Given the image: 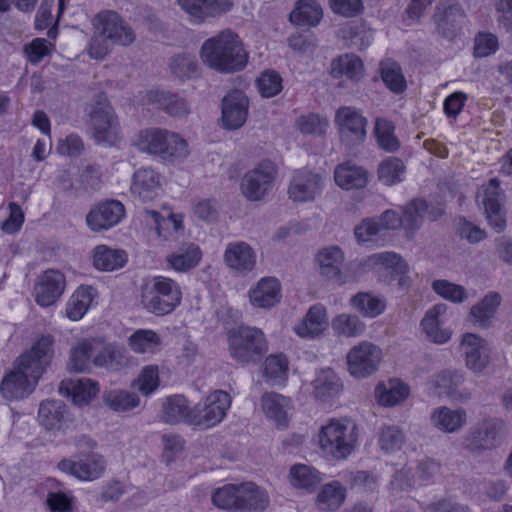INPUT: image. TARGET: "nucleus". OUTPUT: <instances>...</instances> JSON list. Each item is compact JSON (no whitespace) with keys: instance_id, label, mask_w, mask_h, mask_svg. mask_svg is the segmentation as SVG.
I'll return each mask as SVG.
<instances>
[{"instance_id":"cd10ccee","label":"nucleus","mask_w":512,"mask_h":512,"mask_svg":"<svg viewBox=\"0 0 512 512\" xmlns=\"http://www.w3.org/2000/svg\"><path fill=\"white\" fill-rule=\"evenodd\" d=\"M98 298V291L91 285H80L68 298L64 315L73 322L82 320Z\"/></svg>"},{"instance_id":"2eb2a0df","label":"nucleus","mask_w":512,"mask_h":512,"mask_svg":"<svg viewBox=\"0 0 512 512\" xmlns=\"http://www.w3.org/2000/svg\"><path fill=\"white\" fill-rule=\"evenodd\" d=\"M67 281L63 272L47 269L35 279L32 295L41 307H50L57 303L66 291Z\"/></svg>"},{"instance_id":"5fc2aeb1","label":"nucleus","mask_w":512,"mask_h":512,"mask_svg":"<svg viewBox=\"0 0 512 512\" xmlns=\"http://www.w3.org/2000/svg\"><path fill=\"white\" fill-rule=\"evenodd\" d=\"M333 331L344 337H358L366 329L364 322L354 314L341 313L332 319Z\"/></svg>"},{"instance_id":"a211bd4d","label":"nucleus","mask_w":512,"mask_h":512,"mask_svg":"<svg viewBox=\"0 0 512 512\" xmlns=\"http://www.w3.org/2000/svg\"><path fill=\"white\" fill-rule=\"evenodd\" d=\"M247 298L253 308L271 309L281 302L282 285L276 277H262L249 288Z\"/></svg>"},{"instance_id":"39448f33","label":"nucleus","mask_w":512,"mask_h":512,"mask_svg":"<svg viewBox=\"0 0 512 512\" xmlns=\"http://www.w3.org/2000/svg\"><path fill=\"white\" fill-rule=\"evenodd\" d=\"M92 24L94 36L88 50L92 58L101 59L108 53V41L121 45H128L134 41V33L115 12L103 11L97 14Z\"/></svg>"},{"instance_id":"393cba45","label":"nucleus","mask_w":512,"mask_h":512,"mask_svg":"<svg viewBox=\"0 0 512 512\" xmlns=\"http://www.w3.org/2000/svg\"><path fill=\"white\" fill-rule=\"evenodd\" d=\"M410 395V386L400 378L379 381L374 388V399L379 406L390 408L404 403Z\"/></svg>"},{"instance_id":"09e8293b","label":"nucleus","mask_w":512,"mask_h":512,"mask_svg":"<svg viewBox=\"0 0 512 512\" xmlns=\"http://www.w3.org/2000/svg\"><path fill=\"white\" fill-rule=\"evenodd\" d=\"M162 418L167 423L185 421L189 423L192 409H189L188 402L181 395L170 396L161 401Z\"/></svg>"},{"instance_id":"423d86ee","label":"nucleus","mask_w":512,"mask_h":512,"mask_svg":"<svg viewBox=\"0 0 512 512\" xmlns=\"http://www.w3.org/2000/svg\"><path fill=\"white\" fill-rule=\"evenodd\" d=\"M182 300L179 284L166 276H153L145 280L141 287V303L155 315L163 316L173 312Z\"/></svg>"},{"instance_id":"f3484780","label":"nucleus","mask_w":512,"mask_h":512,"mask_svg":"<svg viewBox=\"0 0 512 512\" xmlns=\"http://www.w3.org/2000/svg\"><path fill=\"white\" fill-rule=\"evenodd\" d=\"M448 307L436 304L428 309L420 322L425 337L435 344H445L453 336V329L448 325Z\"/></svg>"},{"instance_id":"4468645a","label":"nucleus","mask_w":512,"mask_h":512,"mask_svg":"<svg viewBox=\"0 0 512 512\" xmlns=\"http://www.w3.org/2000/svg\"><path fill=\"white\" fill-rule=\"evenodd\" d=\"M324 188V178L307 169L294 170L291 174L287 195L293 203L313 202Z\"/></svg>"},{"instance_id":"72a5a7b5","label":"nucleus","mask_w":512,"mask_h":512,"mask_svg":"<svg viewBox=\"0 0 512 512\" xmlns=\"http://www.w3.org/2000/svg\"><path fill=\"white\" fill-rule=\"evenodd\" d=\"M163 178L152 169L142 168L134 173L131 191L144 201L153 200L162 192Z\"/></svg>"},{"instance_id":"0e129e2a","label":"nucleus","mask_w":512,"mask_h":512,"mask_svg":"<svg viewBox=\"0 0 512 512\" xmlns=\"http://www.w3.org/2000/svg\"><path fill=\"white\" fill-rule=\"evenodd\" d=\"M378 443L382 451L393 453L402 447L403 434L397 427L385 426L380 430Z\"/></svg>"},{"instance_id":"e433bc0d","label":"nucleus","mask_w":512,"mask_h":512,"mask_svg":"<svg viewBox=\"0 0 512 512\" xmlns=\"http://www.w3.org/2000/svg\"><path fill=\"white\" fill-rule=\"evenodd\" d=\"M288 373L289 362L283 353L268 355L260 367L263 380L270 385H283L288 378Z\"/></svg>"},{"instance_id":"f704fd0d","label":"nucleus","mask_w":512,"mask_h":512,"mask_svg":"<svg viewBox=\"0 0 512 512\" xmlns=\"http://www.w3.org/2000/svg\"><path fill=\"white\" fill-rule=\"evenodd\" d=\"M334 180L343 190L362 189L368 184V173L361 166L344 162L335 167Z\"/></svg>"},{"instance_id":"bf43d9fd","label":"nucleus","mask_w":512,"mask_h":512,"mask_svg":"<svg viewBox=\"0 0 512 512\" xmlns=\"http://www.w3.org/2000/svg\"><path fill=\"white\" fill-rule=\"evenodd\" d=\"M240 484L224 485L218 488L212 496L213 503L220 509L225 510H240Z\"/></svg>"},{"instance_id":"0eeeda50","label":"nucleus","mask_w":512,"mask_h":512,"mask_svg":"<svg viewBox=\"0 0 512 512\" xmlns=\"http://www.w3.org/2000/svg\"><path fill=\"white\" fill-rule=\"evenodd\" d=\"M230 356L240 364L254 363L269 349L264 331L255 326L241 325L227 332Z\"/></svg>"},{"instance_id":"6ab92c4d","label":"nucleus","mask_w":512,"mask_h":512,"mask_svg":"<svg viewBox=\"0 0 512 512\" xmlns=\"http://www.w3.org/2000/svg\"><path fill=\"white\" fill-rule=\"evenodd\" d=\"M329 327L327 309L322 304L312 305L305 315L294 325V333L307 340L322 337Z\"/></svg>"},{"instance_id":"052dcab7","label":"nucleus","mask_w":512,"mask_h":512,"mask_svg":"<svg viewBox=\"0 0 512 512\" xmlns=\"http://www.w3.org/2000/svg\"><path fill=\"white\" fill-rule=\"evenodd\" d=\"M296 129L304 135L320 136L327 132L329 121L318 114L301 115L296 119Z\"/></svg>"},{"instance_id":"f03ea898","label":"nucleus","mask_w":512,"mask_h":512,"mask_svg":"<svg viewBox=\"0 0 512 512\" xmlns=\"http://www.w3.org/2000/svg\"><path fill=\"white\" fill-rule=\"evenodd\" d=\"M126 362L124 349L105 345L97 337H80L70 345L66 367L71 372L89 373L94 368L118 370Z\"/></svg>"},{"instance_id":"a878e982","label":"nucleus","mask_w":512,"mask_h":512,"mask_svg":"<svg viewBox=\"0 0 512 512\" xmlns=\"http://www.w3.org/2000/svg\"><path fill=\"white\" fill-rule=\"evenodd\" d=\"M344 252L338 246L323 247L315 255L314 262L319 275L327 280L342 283Z\"/></svg>"},{"instance_id":"774afa93","label":"nucleus","mask_w":512,"mask_h":512,"mask_svg":"<svg viewBox=\"0 0 512 512\" xmlns=\"http://www.w3.org/2000/svg\"><path fill=\"white\" fill-rule=\"evenodd\" d=\"M330 9L342 16L352 17L362 11L361 0H328Z\"/></svg>"},{"instance_id":"bb28decb","label":"nucleus","mask_w":512,"mask_h":512,"mask_svg":"<svg viewBox=\"0 0 512 512\" xmlns=\"http://www.w3.org/2000/svg\"><path fill=\"white\" fill-rule=\"evenodd\" d=\"M58 469L80 481H93L102 475L105 463L102 456L90 455L79 462L63 459L58 463Z\"/></svg>"},{"instance_id":"ea45409f","label":"nucleus","mask_w":512,"mask_h":512,"mask_svg":"<svg viewBox=\"0 0 512 512\" xmlns=\"http://www.w3.org/2000/svg\"><path fill=\"white\" fill-rule=\"evenodd\" d=\"M346 499V488L339 481L324 484L318 491L315 505L320 511L334 512Z\"/></svg>"},{"instance_id":"7ed1b4c3","label":"nucleus","mask_w":512,"mask_h":512,"mask_svg":"<svg viewBox=\"0 0 512 512\" xmlns=\"http://www.w3.org/2000/svg\"><path fill=\"white\" fill-rule=\"evenodd\" d=\"M200 59L217 72L233 73L247 66L249 53L242 38L233 30L225 29L203 42Z\"/></svg>"},{"instance_id":"de8ad7c7","label":"nucleus","mask_w":512,"mask_h":512,"mask_svg":"<svg viewBox=\"0 0 512 512\" xmlns=\"http://www.w3.org/2000/svg\"><path fill=\"white\" fill-rule=\"evenodd\" d=\"M357 241L371 246H383L387 237L383 231L379 219L366 218L354 229Z\"/></svg>"},{"instance_id":"1a4fd4ad","label":"nucleus","mask_w":512,"mask_h":512,"mask_svg":"<svg viewBox=\"0 0 512 512\" xmlns=\"http://www.w3.org/2000/svg\"><path fill=\"white\" fill-rule=\"evenodd\" d=\"M363 269L375 272L379 281L385 284L391 285L395 279L400 288L409 285L408 264L395 252L385 251L370 255L364 260Z\"/></svg>"},{"instance_id":"4be33fe9","label":"nucleus","mask_w":512,"mask_h":512,"mask_svg":"<svg viewBox=\"0 0 512 512\" xmlns=\"http://www.w3.org/2000/svg\"><path fill=\"white\" fill-rule=\"evenodd\" d=\"M505 195L499 189V183L492 179L486 189L483 200L484 215L488 225L496 232H501L506 227V210L504 207Z\"/></svg>"},{"instance_id":"dca6fc26","label":"nucleus","mask_w":512,"mask_h":512,"mask_svg":"<svg viewBox=\"0 0 512 512\" xmlns=\"http://www.w3.org/2000/svg\"><path fill=\"white\" fill-rule=\"evenodd\" d=\"M334 123L342 141L361 143L365 140L367 120L357 109L340 107L335 113Z\"/></svg>"},{"instance_id":"69168bd1","label":"nucleus","mask_w":512,"mask_h":512,"mask_svg":"<svg viewBox=\"0 0 512 512\" xmlns=\"http://www.w3.org/2000/svg\"><path fill=\"white\" fill-rule=\"evenodd\" d=\"M189 155L188 144L185 139L176 133L170 135L167 151L163 158L172 163H180Z\"/></svg>"},{"instance_id":"3c124183","label":"nucleus","mask_w":512,"mask_h":512,"mask_svg":"<svg viewBox=\"0 0 512 512\" xmlns=\"http://www.w3.org/2000/svg\"><path fill=\"white\" fill-rule=\"evenodd\" d=\"M459 351L465 366L473 371L480 370V336L477 333L465 332L460 341Z\"/></svg>"},{"instance_id":"37998d69","label":"nucleus","mask_w":512,"mask_h":512,"mask_svg":"<svg viewBox=\"0 0 512 512\" xmlns=\"http://www.w3.org/2000/svg\"><path fill=\"white\" fill-rule=\"evenodd\" d=\"M431 424L445 433H453L466 423V413L461 409L452 410L447 407L435 409L431 414Z\"/></svg>"},{"instance_id":"f8f14e48","label":"nucleus","mask_w":512,"mask_h":512,"mask_svg":"<svg viewBox=\"0 0 512 512\" xmlns=\"http://www.w3.org/2000/svg\"><path fill=\"white\" fill-rule=\"evenodd\" d=\"M277 171L274 162L270 160L260 161L244 175L241 182L243 195L251 201L262 200L273 189Z\"/></svg>"},{"instance_id":"79ce46f5","label":"nucleus","mask_w":512,"mask_h":512,"mask_svg":"<svg viewBox=\"0 0 512 512\" xmlns=\"http://www.w3.org/2000/svg\"><path fill=\"white\" fill-rule=\"evenodd\" d=\"M162 344L161 336L152 329H138L128 338L130 349L137 354H157Z\"/></svg>"},{"instance_id":"2f4dec72","label":"nucleus","mask_w":512,"mask_h":512,"mask_svg":"<svg viewBox=\"0 0 512 512\" xmlns=\"http://www.w3.org/2000/svg\"><path fill=\"white\" fill-rule=\"evenodd\" d=\"M38 418L45 429L53 432L65 431L71 426V419L67 408L60 401L42 402Z\"/></svg>"},{"instance_id":"8fccbe9b","label":"nucleus","mask_w":512,"mask_h":512,"mask_svg":"<svg viewBox=\"0 0 512 512\" xmlns=\"http://www.w3.org/2000/svg\"><path fill=\"white\" fill-rule=\"evenodd\" d=\"M240 510L262 511L269 505L267 492L252 482L240 484Z\"/></svg>"},{"instance_id":"412c9836","label":"nucleus","mask_w":512,"mask_h":512,"mask_svg":"<svg viewBox=\"0 0 512 512\" xmlns=\"http://www.w3.org/2000/svg\"><path fill=\"white\" fill-rule=\"evenodd\" d=\"M261 408L266 419L277 429H286L293 414L290 398L278 393H266L261 398Z\"/></svg>"},{"instance_id":"9d476101","label":"nucleus","mask_w":512,"mask_h":512,"mask_svg":"<svg viewBox=\"0 0 512 512\" xmlns=\"http://www.w3.org/2000/svg\"><path fill=\"white\" fill-rule=\"evenodd\" d=\"M382 359L381 347L370 341H361L346 354L347 370L352 377L365 379L379 370Z\"/></svg>"},{"instance_id":"4c0bfd02","label":"nucleus","mask_w":512,"mask_h":512,"mask_svg":"<svg viewBox=\"0 0 512 512\" xmlns=\"http://www.w3.org/2000/svg\"><path fill=\"white\" fill-rule=\"evenodd\" d=\"M287 478L292 488L304 492H312L323 480L320 471L311 465L301 463L290 467Z\"/></svg>"},{"instance_id":"a18cd8bd","label":"nucleus","mask_w":512,"mask_h":512,"mask_svg":"<svg viewBox=\"0 0 512 512\" xmlns=\"http://www.w3.org/2000/svg\"><path fill=\"white\" fill-rule=\"evenodd\" d=\"M310 387L317 399L326 400L339 393L341 384L335 372L327 368L316 373L315 379L310 383Z\"/></svg>"},{"instance_id":"aec40b11","label":"nucleus","mask_w":512,"mask_h":512,"mask_svg":"<svg viewBox=\"0 0 512 512\" xmlns=\"http://www.w3.org/2000/svg\"><path fill=\"white\" fill-rule=\"evenodd\" d=\"M191 22L202 23L231 10L233 0H176Z\"/></svg>"},{"instance_id":"6e6d98bb","label":"nucleus","mask_w":512,"mask_h":512,"mask_svg":"<svg viewBox=\"0 0 512 512\" xmlns=\"http://www.w3.org/2000/svg\"><path fill=\"white\" fill-rule=\"evenodd\" d=\"M160 386L159 366L149 364L144 366L132 382V387L144 396L155 393Z\"/></svg>"},{"instance_id":"a19ab883","label":"nucleus","mask_w":512,"mask_h":512,"mask_svg":"<svg viewBox=\"0 0 512 512\" xmlns=\"http://www.w3.org/2000/svg\"><path fill=\"white\" fill-rule=\"evenodd\" d=\"M351 307L363 317L376 318L386 310V299L371 292H359L351 297Z\"/></svg>"},{"instance_id":"c9c22d12","label":"nucleus","mask_w":512,"mask_h":512,"mask_svg":"<svg viewBox=\"0 0 512 512\" xmlns=\"http://www.w3.org/2000/svg\"><path fill=\"white\" fill-rule=\"evenodd\" d=\"M323 19V8L316 0H298L289 14L292 24L300 27H315Z\"/></svg>"},{"instance_id":"20e7f679","label":"nucleus","mask_w":512,"mask_h":512,"mask_svg":"<svg viewBox=\"0 0 512 512\" xmlns=\"http://www.w3.org/2000/svg\"><path fill=\"white\" fill-rule=\"evenodd\" d=\"M317 444L325 456L346 459L359 444L358 427L349 417L330 418L320 426Z\"/></svg>"},{"instance_id":"7c9ffc66","label":"nucleus","mask_w":512,"mask_h":512,"mask_svg":"<svg viewBox=\"0 0 512 512\" xmlns=\"http://www.w3.org/2000/svg\"><path fill=\"white\" fill-rule=\"evenodd\" d=\"M224 262L230 269L239 274H247L256 265V253L245 242L229 243L224 251Z\"/></svg>"},{"instance_id":"680f3d73","label":"nucleus","mask_w":512,"mask_h":512,"mask_svg":"<svg viewBox=\"0 0 512 512\" xmlns=\"http://www.w3.org/2000/svg\"><path fill=\"white\" fill-rule=\"evenodd\" d=\"M256 88L263 98L277 96L283 89L281 75L274 70L263 71L256 79Z\"/></svg>"},{"instance_id":"f257e3e1","label":"nucleus","mask_w":512,"mask_h":512,"mask_svg":"<svg viewBox=\"0 0 512 512\" xmlns=\"http://www.w3.org/2000/svg\"><path fill=\"white\" fill-rule=\"evenodd\" d=\"M54 357V339L51 335L35 338L6 373L0 393L7 400L21 399L31 394Z\"/></svg>"},{"instance_id":"5701e85b","label":"nucleus","mask_w":512,"mask_h":512,"mask_svg":"<svg viewBox=\"0 0 512 512\" xmlns=\"http://www.w3.org/2000/svg\"><path fill=\"white\" fill-rule=\"evenodd\" d=\"M125 208L119 201H106L93 208L87 215V225L92 231L108 230L121 222Z\"/></svg>"},{"instance_id":"473e14b6","label":"nucleus","mask_w":512,"mask_h":512,"mask_svg":"<svg viewBox=\"0 0 512 512\" xmlns=\"http://www.w3.org/2000/svg\"><path fill=\"white\" fill-rule=\"evenodd\" d=\"M147 214L153 219L156 226L157 235L163 241H177L184 234L183 216L179 213L164 211H148Z\"/></svg>"},{"instance_id":"49530a36","label":"nucleus","mask_w":512,"mask_h":512,"mask_svg":"<svg viewBox=\"0 0 512 512\" xmlns=\"http://www.w3.org/2000/svg\"><path fill=\"white\" fill-rule=\"evenodd\" d=\"M202 259V251L194 243L186 244L168 256L169 265L176 271L185 272L196 267Z\"/></svg>"},{"instance_id":"b1692460","label":"nucleus","mask_w":512,"mask_h":512,"mask_svg":"<svg viewBox=\"0 0 512 512\" xmlns=\"http://www.w3.org/2000/svg\"><path fill=\"white\" fill-rule=\"evenodd\" d=\"M249 99L239 90L229 92L222 101V123L227 129H238L248 116Z\"/></svg>"},{"instance_id":"4d7b16f0","label":"nucleus","mask_w":512,"mask_h":512,"mask_svg":"<svg viewBox=\"0 0 512 512\" xmlns=\"http://www.w3.org/2000/svg\"><path fill=\"white\" fill-rule=\"evenodd\" d=\"M380 73L385 86L393 93L399 94L406 89L407 83L398 63L392 60L382 61Z\"/></svg>"},{"instance_id":"c756f323","label":"nucleus","mask_w":512,"mask_h":512,"mask_svg":"<svg viewBox=\"0 0 512 512\" xmlns=\"http://www.w3.org/2000/svg\"><path fill=\"white\" fill-rule=\"evenodd\" d=\"M90 262L97 271L114 272L127 264L128 254L123 249L100 244L91 250Z\"/></svg>"},{"instance_id":"338daca9","label":"nucleus","mask_w":512,"mask_h":512,"mask_svg":"<svg viewBox=\"0 0 512 512\" xmlns=\"http://www.w3.org/2000/svg\"><path fill=\"white\" fill-rule=\"evenodd\" d=\"M54 46L43 38H36L25 46V53L29 61L33 64L40 62L45 56L49 55Z\"/></svg>"},{"instance_id":"6e6552de","label":"nucleus","mask_w":512,"mask_h":512,"mask_svg":"<svg viewBox=\"0 0 512 512\" xmlns=\"http://www.w3.org/2000/svg\"><path fill=\"white\" fill-rule=\"evenodd\" d=\"M441 213L442 209L434 211L429 209L425 201L414 200L408 204L405 210H386L378 219L387 236L389 231L402 227L407 231H412L420 226L425 217L435 220Z\"/></svg>"},{"instance_id":"ddd939ff","label":"nucleus","mask_w":512,"mask_h":512,"mask_svg":"<svg viewBox=\"0 0 512 512\" xmlns=\"http://www.w3.org/2000/svg\"><path fill=\"white\" fill-rule=\"evenodd\" d=\"M89 133L102 145H113L120 139L119 122L109 103H98L92 110Z\"/></svg>"},{"instance_id":"864d4df0","label":"nucleus","mask_w":512,"mask_h":512,"mask_svg":"<svg viewBox=\"0 0 512 512\" xmlns=\"http://www.w3.org/2000/svg\"><path fill=\"white\" fill-rule=\"evenodd\" d=\"M103 401L106 406L116 412H127L140 404V398L136 393L119 389L105 392Z\"/></svg>"},{"instance_id":"13d9d810","label":"nucleus","mask_w":512,"mask_h":512,"mask_svg":"<svg viewBox=\"0 0 512 512\" xmlns=\"http://www.w3.org/2000/svg\"><path fill=\"white\" fill-rule=\"evenodd\" d=\"M374 135L378 146L383 150L394 152L400 147V141L395 135V126L387 119L376 120Z\"/></svg>"},{"instance_id":"e2e57ef3","label":"nucleus","mask_w":512,"mask_h":512,"mask_svg":"<svg viewBox=\"0 0 512 512\" xmlns=\"http://www.w3.org/2000/svg\"><path fill=\"white\" fill-rule=\"evenodd\" d=\"M432 288L439 297L452 303H462L468 297L463 286L448 280H435L432 284Z\"/></svg>"},{"instance_id":"c03bdc74","label":"nucleus","mask_w":512,"mask_h":512,"mask_svg":"<svg viewBox=\"0 0 512 512\" xmlns=\"http://www.w3.org/2000/svg\"><path fill=\"white\" fill-rule=\"evenodd\" d=\"M171 134L172 132L166 130H144L138 134L135 145L142 151L163 157L164 152L167 151Z\"/></svg>"},{"instance_id":"603ef678","label":"nucleus","mask_w":512,"mask_h":512,"mask_svg":"<svg viewBox=\"0 0 512 512\" xmlns=\"http://www.w3.org/2000/svg\"><path fill=\"white\" fill-rule=\"evenodd\" d=\"M406 166L404 162L396 157H387L378 166L377 175L379 181L392 186L402 182L405 178Z\"/></svg>"},{"instance_id":"9b49d317","label":"nucleus","mask_w":512,"mask_h":512,"mask_svg":"<svg viewBox=\"0 0 512 512\" xmlns=\"http://www.w3.org/2000/svg\"><path fill=\"white\" fill-rule=\"evenodd\" d=\"M230 406V395L225 391L215 390L192 409L189 424L200 428H211L224 419Z\"/></svg>"},{"instance_id":"c85d7f7f","label":"nucleus","mask_w":512,"mask_h":512,"mask_svg":"<svg viewBox=\"0 0 512 512\" xmlns=\"http://www.w3.org/2000/svg\"><path fill=\"white\" fill-rule=\"evenodd\" d=\"M62 396L71 399L77 406L88 405L100 392L98 382L90 378L66 379L59 386Z\"/></svg>"},{"instance_id":"58836bf2","label":"nucleus","mask_w":512,"mask_h":512,"mask_svg":"<svg viewBox=\"0 0 512 512\" xmlns=\"http://www.w3.org/2000/svg\"><path fill=\"white\" fill-rule=\"evenodd\" d=\"M331 74L335 78H346L357 82L365 75L364 63L355 54H343L332 61Z\"/></svg>"}]
</instances>
